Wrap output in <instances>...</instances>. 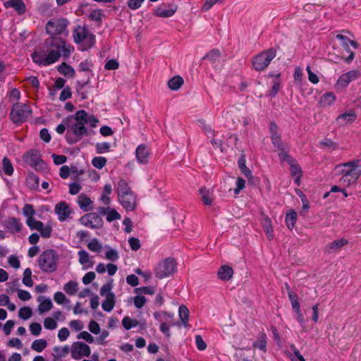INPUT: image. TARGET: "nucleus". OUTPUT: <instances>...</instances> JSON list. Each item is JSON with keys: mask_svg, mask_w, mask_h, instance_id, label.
Instances as JSON below:
<instances>
[{"mask_svg": "<svg viewBox=\"0 0 361 361\" xmlns=\"http://www.w3.org/2000/svg\"><path fill=\"white\" fill-rule=\"evenodd\" d=\"M135 157L138 163L147 164L149 157V148L145 145H139L135 149Z\"/></svg>", "mask_w": 361, "mask_h": 361, "instance_id": "2eb2a0df", "label": "nucleus"}, {"mask_svg": "<svg viewBox=\"0 0 361 361\" xmlns=\"http://www.w3.org/2000/svg\"><path fill=\"white\" fill-rule=\"evenodd\" d=\"M177 6H173L169 8L158 7L154 10L155 16L161 18H169L172 16L177 11Z\"/></svg>", "mask_w": 361, "mask_h": 361, "instance_id": "4be33fe9", "label": "nucleus"}, {"mask_svg": "<svg viewBox=\"0 0 361 361\" xmlns=\"http://www.w3.org/2000/svg\"><path fill=\"white\" fill-rule=\"evenodd\" d=\"M78 255L79 256V262L81 264H87L90 261V256L87 251L81 250L78 251Z\"/></svg>", "mask_w": 361, "mask_h": 361, "instance_id": "603ef678", "label": "nucleus"}, {"mask_svg": "<svg viewBox=\"0 0 361 361\" xmlns=\"http://www.w3.org/2000/svg\"><path fill=\"white\" fill-rule=\"evenodd\" d=\"M73 39L76 44H82V49L87 50L94 46L95 36L87 28L78 25L73 30Z\"/></svg>", "mask_w": 361, "mask_h": 361, "instance_id": "7ed1b4c3", "label": "nucleus"}, {"mask_svg": "<svg viewBox=\"0 0 361 361\" xmlns=\"http://www.w3.org/2000/svg\"><path fill=\"white\" fill-rule=\"evenodd\" d=\"M2 164L4 173L8 176L12 175L13 173V168L9 159L7 157H4L2 160Z\"/></svg>", "mask_w": 361, "mask_h": 361, "instance_id": "58836bf2", "label": "nucleus"}, {"mask_svg": "<svg viewBox=\"0 0 361 361\" xmlns=\"http://www.w3.org/2000/svg\"><path fill=\"white\" fill-rule=\"evenodd\" d=\"M319 145L322 148H328L332 150L336 149L338 148V144L331 139H324L322 142H319Z\"/></svg>", "mask_w": 361, "mask_h": 361, "instance_id": "c03bdc74", "label": "nucleus"}, {"mask_svg": "<svg viewBox=\"0 0 361 361\" xmlns=\"http://www.w3.org/2000/svg\"><path fill=\"white\" fill-rule=\"evenodd\" d=\"M23 159L30 166L39 169H42L44 164L43 160L41 159V155L37 150H30L27 152L23 155Z\"/></svg>", "mask_w": 361, "mask_h": 361, "instance_id": "6e6552de", "label": "nucleus"}, {"mask_svg": "<svg viewBox=\"0 0 361 361\" xmlns=\"http://www.w3.org/2000/svg\"><path fill=\"white\" fill-rule=\"evenodd\" d=\"M32 230L37 229L39 231L42 237L48 238L51 236L52 227H30Z\"/></svg>", "mask_w": 361, "mask_h": 361, "instance_id": "a18cd8bd", "label": "nucleus"}, {"mask_svg": "<svg viewBox=\"0 0 361 361\" xmlns=\"http://www.w3.org/2000/svg\"><path fill=\"white\" fill-rule=\"evenodd\" d=\"M335 96L332 92H327L323 94L319 100V103L322 106H329L335 101Z\"/></svg>", "mask_w": 361, "mask_h": 361, "instance_id": "72a5a7b5", "label": "nucleus"}, {"mask_svg": "<svg viewBox=\"0 0 361 361\" xmlns=\"http://www.w3.org/2000/svg\"><path fill=\"white\" fill-rule=\"evenodd\" d=\"M78 203L84 212H87L93 207V202L85 194H80L78 196Z\"/></svg>", "mask_w": 361, "mask_h": 361, "instance_id": "aec40b11", "label": "nucleus"}, {"mask_svg": "<svg viewBox=\"0 0 361 361\" xmlns=\"http://www.w3.org/2000/svg\"><path fill=\"white\" fill-rule=\"evenodd\" d=\"M343 173L341 181L350 185L351 183H355L361 176V167L343 170Z\"/></svg>", "mask_w": 361, "mask_h": 361, "instance_id": "9d476101", "label": "nucleus"}, {"mask_svg": "<svg viewBox=\"0 0 361 361\" xmlns=\"http://www.w3.org/2000/svg\"><path fill=\"white\" fill-rule=\"evenodd\" d=\"M122 325L126 330H130L132 328L136 327L139 325V322L136 319H131L128 316H126L122 319Z\"/></svg>", "mask_w": 361, "mask_h": 361, "instance_id": "7c9ffc66", "label": "nucleus"}, {"mask_svg": "<svg viewBox=\"0 0 361 361\" xmlns=\"http://www.w3.org/2000/svg\"><path fill=\"white\" fill-rule=\"evenodd\" d=\"M96 275L93 271H89L85 274L82 277V281L85 285H87L92 282V281L95 279Z\"/></svg>", "mask_w": 361, "mask_h": 361, "instance_id": "774afa93", "label": "nucleus"}, {"mask_svg": "<svg viewBox=\"0 0 361 361\" xmlns=\"http://www.w3.org/2000/svg\"><path fill=\"white\" fill-rule=\"evenodd\" d=\"M106 161L107 160L105 157H96L92 160V164L94 167L101 169L106 165Z\"/></svg>", "mask_w": 361, "mask_h": 361, "instance_id": "79ce46f5", "label": "nucleus"}, {"mask_svg": "<svg viewBox=\"0 0 361 361\" xmlns=\"http://www.w3.org/2000/svg\"><path fill=\"white\" fill-rule=\"evenodd\" d=\"M357 115L354 111H350L348 112L341 114L338 118V122L341 121H345V123H351L355 121Z\"/></svg>", "mask_w": 361, "mask_h": 361, "instance_id": "c85d7f7f", "label": "nucleus"}, {"mask_svg": "<svg viewBox=\"0 0 361 361\" xmlns=\"http://www.w3.org/2000/svg\"><path fill=\"white\" fill-rule=\"evenodd\" d=\"M72 92L69 87H65L60 94L59 99L62 102L71 97Z\"/></svg>", "mask_w": 361, "mask_h": 361, "instance_id": "e2e57ef3", "label": "nucleus"}, {"mask_svg": "<svg viewBox=\"0 0 361 361\" xmlns=\"http://www.w3.org/2000/svg\"><path fill=\"white\" fill-rule=\"evenodd\" d=\"M183 84V79L178 75L173 77L168 82L169 87L173 90H178Z\"/></svg>", "mask_w": 361, "mask_h": 361, "instance_id": "cd10ccee", "label": "nucleus"}, {"mask_svg": "<svg viewBox=\"0 0 361 361\" xmlns=\"http://www.w3.org/2000/svg\"><path fill=\"white\" fill-rule=\"evenodd\" d=\"M59 256L55 250H47L38 258V264L43 272H54L57 267Z\"/></svg>", "mask_w": 361, "mask_h": 361, "instance_id": "20e7f679", "label": "nucleus"}, {"mask_svg": "<svg viewBox=\"0 0 361 361\" xmlns=\"http://www.w3.org/2000/svg\"><path fill=\"white\" fill-rule=\"evenodd\" d=\"M290 171L291 176H302V169L298 164H297L295 162V163H292L291 164H290Z\"/></svg>", "mask_w": 361, "mask_h": 361, "instance_id": "4d7b16f0", "label": "nucleus"}, {"mask_svg": "<svg viewBox=\"0 0 361 361\" xmlns=\"http://www.w3.org/2000/svg\"><path fill=\"white\" fill-rule=\"evenodd\" d=\"M69 24L66 18H52L46 24V31L50 35L46 40L47 45L54 48L47 54L44 51H34L32 59L35 63L41 66H49L57 61L61 56L65 59L71 56L73 47L66 41L68 36L67 27Z\"/></svg>", "mask_w": 361, "mask_h": 361, "instance_id": "f257e3e1", "label": "nucleus"}, {"mask_svg": "<svg viewBox=\"0 0 361 361\" xmlns=\"http://www.w3.org/2000/svg\"><path fill=\"white\" fill-rule=\"evenodd\" d=\"M176 271V260L172 257L166 258L154 269L155 276L162 279L173 274Z\"/></svg>", "mask_w": 361, "mask_h": 361, "instance_id": "0eeeda50", "label": "nucleus"}, {"mask_svg": "<svg viewBox=\"0 0 361 361\" xmlns=\"http://www.w3.org/2000/svg\"><path fill=\"white\" fill-rule=\"evenodd\" d=\"M220 55L221 53L218 49H212L207 54L204 59L209 60L212 63H214L219 59Z\"/></svg>", "mask_w": 361, "mask_h": 361, "instance_id": "a19ab883", "label": "nucleus"}, {"mask_svg": "<svg viewBox=\"0 0 361 361\" xmlns=\"http://www.w3.org/2000/svg\"><path fill=\"white\" fill-rule=\"evenodd\" d=\"M11 102H17L20 97V92L17 88H13L8 94Z\"/></svg>", "mask_w": 361, "mask_h": 361, "instance_id": "338daca9", "label": "nucleus"}, {"mask_svg": "<svg viewBox=\"0 0 361 361\" xmlns=\"http://www.w3.org/2000/svg\"><path fill=\"white\" fill-rule=\"evenodd\" d=\"M6 8H13L19 14L25 12L26 6L22 0H9L4 4Z\"/></svg>", "mask_w": 361, "mask_h": 361, "instance_id": "412c9836", "label": "nucleus"}, {"mask_svg": "<svg viewBox=\"0 0 361 361\" xmlns=\"http://www.w3.org/2000/svg\"><path fill=\"white\" fill-rule=\"evenodd\" d=\"M32 312L29 307H21L18 311V316L23 319H27L32 316Z\"/></svg>", "mask_w": 361, "mask_h": 361, "instance_id": "49530a36", "label": "nucleus"}, {"mask_svg": "<svg viewBox=\"0 0 361 361\" xmlns=\"http://www.w3.org/2000/svg\"><path fill=\"white\" fill-rule=\"evenodd\" d=\"M87 111L79 110L76 111L74 117H67L63 119V123L67 126L66 140L68 144L73 145L80 141L82 137L88 136L89 133L85 127Z\"/></svg>", "mask_w": 361, "mask_h": 361, "instance_id": "f03ea898", "label": "nucleus"}, {"mask_svg": "<svg viewBox=\"0 0 361 361\" xmlns=\"http://www.w3.org/2000/svg\"><path fill=\"white\" fill-rule=\"evenodd\" d=\"M31 113L32 111L27 105L16 102L12 106L10 118L15 123H22L31 116Z\"/></svg>", "mask_w": 361, "mask_h": 361, "instance_id": "423d86ee", "label": "nucleus"}, {"mask_svg": "<svg viewBox=\"0 0 361 361\" xmlns=\"http://www.w3.org/2000/svg\"><path fill=\"white\" fill-rule=\"evenodd\" d=\"M70 335V332L66 327L61 328L58 332V338L60 341H66Z\"/></svg>", "mask_w": 361, "mask_h": 361, "instance_id": "680f3d73", "label": "nucleus"}, {"mask_svg": "<svg viewBox=\"0 0 361 361\" xmlns=\"http://www.w3.org/2000/svg\"><path fill=\"white\" fill-rule=\"evenodd\" d=\"M348 243V240L345 238H341L339 240H336L333 241L332 243L328 244L324 248L325 253H337L341 251L342 247L346 245Z\"/></svg>", "mask_w": 361, "mask_h": 361, "instance_id": "dca6fc26", "label": "nucleus"}, {"mask_svg": "<svg viewBox=\"0 0 361 361\" xmlns=\"http://www.w3.org/2000/svg\"><path fill=\"white\" fill-rule=\"evenodd\" d=\"M297 214L293 210H290L287 212L286 216V222L287 226H294L296 222Z\"/></svg>", "mask_w": 361, "mask_h": 361, "instance_id": "de8ad7c7", "label": "nucleus"}, {"mask_svg": "<svg viewBox=\"0 0 361 361\" xmlns=\"http://www.w3.org/2000/svg\"><path fill=\"white\" fill-rule=\"evenodd\" d=\"M130 188L128 186V183L124 179H121L118 183L117 193L118 197H121L126 194L132 192Z\"/></svg>", "mask_w": 361, "mask_h": 361, "instance_id": "393cba45", "label": "nucleus"}, {"mask_svg": "<svg viewBox=\"0 0 361 361\" xmlns=\"http://www.w3.org/2000/svg\"><path fill=\"white\" fill-rule=\"evenodd\" d=\"M195 344L199 350H204L207 348V344L200 335L195 336Z\"/></svg>", "mask_w": 361, "mask_h": 361, "instance_id": "13d9d810", "label": "nucleus"}, {"mask_svg": "<svg viewBox=\"0 0 361 361\" xmlns=\"http://www.w3.org/2000/svg\"><path fill=\"white\" fill-rule=\"evenodd\" d=\"M30 330L32 335L38 336L42 331V326L40 324L37 322H33L30 325Z\"/></svg>", "mask_w": 361, "mask_h": 361, "instance_id": "0e129e2a", "label": "nucleus"}, {"mask_svg": "<svg viewBox=\"0 0 361 361\" xmlns=\"http://www.w3.org/2000/svg\"><path fill=\"white\" fill-rule=\"evenodd\" d=\"M89 18L91 20L96 22H101L102 20V10L96 9L91 12L89 16Z\"/></svg>", "mask_w": 361, "mask_h": 361, "instance_id": "052dcab7", "label": "nucleus"}, {"mask_svg": "<svg viewBox=\"0 0 361 361\" xmlns=\"http://www.w3.org/2000/svg\"><path fill=\"white\" fill-rule=\"evenodd\" d=\"M178 314L183 324L186 326L189 317V310L188 307L185 305H180L178 309Z\"/></svg>", "mask_w": 361, "mask_h": 361, "instance_id": "473e14b6", "label": "nucleus"}, {"mask_svg": "<svg viewBox=\"0 0 361 361\" xmlns=\"http://www.w3.org/2000/svg\"><path fill=\"white\" fill-rule=\"evenodd\" d=\"M87 247L92 252H99L102 248V245L97 238H93L88 243Z\"/></svg>", "mask_w": 361, "mask_h": 361, "instance_id": "ea45409f", "label": "nucleus"}, {"mask_svg": "<svg viewBox=\"0 0 361 361\" xmlns=\"http://www.w3.org/2000/svg\"><path fill=\"white\" fill-rule=\"evenodd\" d=\"M32 271L30 268H27L24 270L23 277V283L27 286L32 287L33 286V281L32 280Z\"/></svg>", "mask_w": 361, "mask_h": 361, "instance_id": "e433bc0d", "label": "nucleus"}, {"mask_svg": "<svg viewBox=\"0 0 361 361\" xmlns=\"http://www.w3.org/2000/svg\"><path fill=\"white\" fill-rule=\"evenodd\" d=\"M281 152L279 153V156L281 160L286 161L289 164H291L292 163H295V160L289 155L283 148L282 149H280Z\"/></svg>", "mask_w": 361, "mask_h": 361, "instance_id": "8fccbe9b", "label": "nucleus"}, {"mask_svg": "<svg viewBox=\"0 0 361 361\" xmlns=\"http://www.w3.org/2000/svg\"><path fill=\"white\" fill-rule=\"evenodd\" d=\"M78 283L74 281H70L63 286L64 291L69 295H74L78 291Z\"/></svg>", "mask_w": 361, "mask_h": 361, "instance_id": "c756f323", "label": "nucleus"}, {"mask_svg": "<svg viewBox=\"0 0 361 361\" xmlns=\"http://www.w3.org/2000/svg\"><path fill=\"white\" fill-rule=\"evenodd\" d=\"M360 71L357 70L350 71L346 73L342 74L339 77L337 81V85L341 86L342 87H347L351 81L356 80L360 77Z\"/></svg>", "mask_w": 361, "mask_h": 361, "instance_id": "ddd939ff", "label": "nucleus"}, {"mask_svg": "<svg viewBox=\"0 0 361 361\" xmlns=\"http://www.w3.org/2000/svg\"><path fill=\"white\" fill-rule=\"evenodd\" d=\"M173 314L167 312H156L154 313V319L162 324V322H166L168 319L172 318Z\"/></svg>", "mask_w": 361, "mask_h": 361, "instance_id": "f704fd0d", "label": "nucleus"}, {"mask_svg": "<svg viewBox=\"0 0 361 361\" xmlns=\"http://www.w3.org/2000/svg\"><path fill=\"white\" fill-rule=\"evenodd\" d=\"M23 214L27 217L26 223L27 226H44L42 221H36L34 219L35 210L32 204H25L23 209Z\"/></svg>", "mask_w": 361, "mask_h": 361, "instance_id": "4468645a", "label": "nucleus"}, {"mask_svg": "<svg viewBox=\"0 0 361 361\" xmlns=\"http://www.w3.org/2000/svg\"><path fill=\"white\" fill-rule=\"evenodd\" d=\"M58 71L65 76L74 77L75 72L72 66L63 62L57 68Z\"/></svg>", "mask_w": 361, "mask_h": 361, "instance_id": "a878e982", "label": "nucleus"}, {"mask_svg": "<svg viewBox=\"0 0 361 361\" xmlns=\"http://www.w3.org/2000/svg\"><path fill=\"white\" fill-rule=\"evenodd\" d=\"M47 345V342L45 339L35 340L31 345V348L38 353L42 352Z\"/></svg>", "mask_w": 361, "mask_h": 361, "instance_id": "2f4dec72", "label": "nucleus"}, {"mask_svg": "<svg viewBox=\"0 0 361 361\" xmlns=\"http://www.w3.org/2000/svg\"><path fill=\"white\" fill-rule=\"evenodd\" d=\"M286 286L288 290V298L290 301L293 310L294 311L299 310L300 309V302L298 301V297L297 294L295 293L294 292L290 290V287L288 286V285L287 283Z\"/></svg>", "mask_w": 361, "mask_h": 361, "instance_id": "bb28decb", "label": "nucleus"}, {"mask_svg": "<svg viewBox=\"0 0 361 361\" xmlns=\"http://www.w3.org/2000/svg\"><path fill=\"white\" fill-rule=\"evenodd\" d=\"M98 212L102 216L106 215V220L109 222H111L113 221L118 220L121 218L120 214L116 209L111 208L109 207H99Z\"/></svg>", "mask_w": 361, "mask_h": 361, "instance_id": "f3484780", "label": "nucleus"}, {"mask_svg": "<svg viewBox=\"0 0 361 361\" xmlns=\"http://www.w3.org/2000/svg\"><path fill=\"white\" fill-rule=\"evenodd\" d=\"M145 302L146 298L143 295H137L134 298V305L138 309L142 308Z\"/></svg>", "mask_w": 361, "mask_h": 361, "instance_id": "69168bd1", "label": "nucleus"}, {"mask_svg": "<svg viewBox=\"0 0 361 361\" xmlns=\"http://www.w3.org/2000/svg\"><path fill=\"white\" fill-rule=\"evenodd\" d=\"M336 39L342 42V46L346 50L347 52H348L350 54L349 56L345 59V61L347 63H350L355 57V54L353 51H352L349 47V42L350 39L343 35L338 34L336 36Z\"/></svg>", "mask_w": 361, "mask_h": 361, "instance_id": "6ab92c4d", "label": "nucleus"}, {"mask_svg": "<svg viewBox=\"0 0 361 361\" xmlns=\"http://www.w3.org/2000/svg\"><path fill=\"white\" fill-rule=\"evenodd\" d=\"M218 276L222 281H228L231 279L233 270L228 265L221 266L218 271Z\"/></svg>", "mask_w": 361, "mask_h": 361, "instance_id": "b1692460", "label": "nucleus"}, {"mask_svg": "<svg viewBox=\"0 0 361 361\" xmlns=\"http://www.w3.org/2000/svg\"><path fill=\"white\" fill-rule=\"evenodd\" d=\"M77 338L78 339H83L89 343H92L94 342V337L86 331H81L77 336Z\"/></svg>", "mask_w": 361, "mask_h": 361, "instance_id": "6e6d98bb", "label": "nucleus"}, {"mask_svg": "<svg viewBox=\"0 0 361 361\" xmlns=\"http://www.w3.org/2000/svg\"><path fill=\"white\" fill-rule=\"evenodd\" d=\"M44 326L47 329L53 330L57 327V323L53 318L47 317L44 321Z\"/></svg>", "mask_w": 361, "mask_h": 361, "instance_id": "864d4df0", "label": "nucleus"}, {"mask_svg": "<svg viewBox=\"0 0 361 361\" xmlns=\"http://www.w3.org/2000/svg\"><path fill=\"white\" fill-rule=\"evenodd\" d=\"M91 353L89 345L85 343L77 341L72 345L71 357L74 360H80L82 356L88 357Z\"/></svg>", "mask_w": 361, "mask_h": 361, "instance_id": "1a4fd4ad", "label": "nucleus"}, {"mask_svg": "<svg viewBox=\"0 0 361 361\" xmlns=\"http://www.w3.org/2000/svg\"><path fill=\"white\" fill-rule=\"evenodd\" d=\"M105 256L107 259L112 262H116L119 258L118 252L113 248H109V250L106 252Z\"/></svg>", "mask_w": 361, "mask_h": 361, "instance_id": "3c124183", "label": "nucleus"}, {"mask_svg": "<svg viewBox=\"0 0 361 361\" xmlns=\"http://www.w3.org/2000/svg\"><path fill=\"white\" fill-rule=\"evenodd\" d=\"M200 192L201 194L202 200L203 201L204 204L208 206L211 205L213 202V199L210 196L209 192L205 189L201 188L200 190Z\"/></svg>", "mask_w": 361, "mask_h": 361, "instance_id": "37998d69", "label": "nucleus"}, {"mask_svg": "<svg viewBox=\"0 0 361 361\" xmlns=\"http://www.w3.org/2000/svg\"><path fill=\"white\" fill-rule=\"evenodd\" d=\"M53 307L52 302L50 299H44L41 301L38 306V311L39 313H44L50 310Z\"/></svg>", "mask_w": 361, "mask_h": 361, "instance_id": "4c0bfd02", "label": "nucleus"}, {"mask_svg": "<svg viewBox=\"0 0 361 361\" xmlns=\"http://www.w3.org/2000/svg\"><path fill=\"white\" fill-rule=\"evenodd\" d=\"M116 303V295L114 293H109L102 304V309L105 312L113 310Z\"/></svg>", "mask_w": 361, "mask_h": 361, "instance_id": "5701e85b", "label": "nucleus"}, {"mask_svg": "<svg viewBox=\"0 0 361 361\" xmlns=\"http://www.w3.org/2000/svg\"><path fill=\"white\" fill-rule=\"evenodd\" d=\"M276 50L270 48L264 51L252 58V66L257 71H262L266 69L271 61L275 58Z\"/></svg>", "mask_w": 361, "mask_h": 361, "instance_id": "39448f33", "label": "nucleus"}, {"mask_svg": "<svg viewBox=\"0 0 361 361\" xmlns=\"http://www.w3.org/2000/svg\"><path fill=\"white\" fill-rule=\"evenodd\" d=\"M128 243L130 249L133 251L138 250L141 247L140 240L135 237L130 238L128 240Z\"/></svg>", "mask_w": 361, "mask_h": 361, "instance_id": "5fc2aeb1", "label": "nucleus"}, {"mask_svg": "<svg viewBox=\"0 0 361 361\" xmlns=\"http://www.w3.org/2000/svg\"><path fill=\"white\" fill-rule=\"evenodd\" d=\"M55 212L61 221L66 220L71 214V209L65 202H60L55 206Z\"/></svg>", "mask_w": 361, "mask_h": 361, "instance_id": "a211bd4d", "label": "nucleus"}, {"mask_svg": "<svg viewBox=\"0 0 361 361\" xmlns=\"http://www.w3.org/2000/svg\"><path fill=\"white\" fill-rule=\"evenodd\" d=\"M54 300L56 303L59 305L64 303L66 301H68V300L66 299V295L61 291H57L55 293L54 295Z\"/></svg>", "mask_w": 361, "mask_h": 361, "instance_id": "bf43d9fd", "label": "nucleus"}, {"mask_svg": "<svg viewBox=\"0 0 361 361\" xmlns=\"http://www.w3.org/2000/svg\"><path fill=\"white\" fill-rule=\"evenodd\" d=\"M53 351L54 353V357L57 358H61L65 357L69 352L68 345H65L63 347L55 346L53 348Z\"/></svg>", "mask_w": 361, "mask_h": 361, "instance_id": "c9c22d12", "label": "nucleus"}, {"mask_svg": "<svg viewBox=\"0 0 361 361\" xmlns=\"http://www.w3.org/2000/svg\"><path fill=\"white\" fill-rule=\"evenodd\" d=\"M119 202L126 211H133L136 207V196L133 192L118 197Z\"/></svg>", "mask_w": 361, "mask_h": 361, "instance_id": "f8f14e48", "label": "nucleus"}, {"mask_svg": "<svg viewBox=\"0 0 361 361\" xmlns=\"http://www.w3.org/2000/svg\"><path fill=\"white\" fill-rule=\"evenodd\" d=\"M97 152L102 154L106 152H109L111 147V145L109 142H97L95 145Z\"/></svg>", "mask_w": 361, "mask_h": 361, "instance_id": "09e8293b", "label": "nucleus"}, {"mask_svg": "<svg viewBox=\"0 0 361 361\" xmlns=\"http://www.w3.org/2000/svg\"><path fill=\"white\" fill-rule=\"evenodd\" d=\"M102 216L98 211L87 213L80 218V223L84 226H100L102 224Z\"/></svg>", "mask_w": 361, "mask_h": 361, "instance_id": "9b49d317", "label": "nucleus"}]
</instances>
